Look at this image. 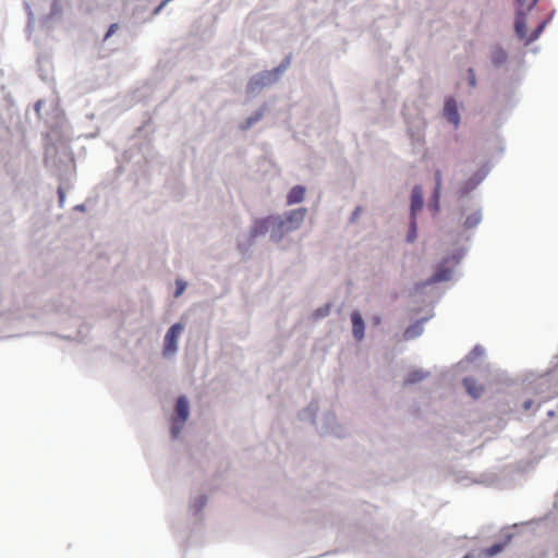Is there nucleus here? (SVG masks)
<instances>
[{
  "instance_id": "nucleus-32",
  "label": "nucleus",
  "mask_w": 558,
  "mask_h": 558,
  "mask_svg": "<svg viewBox=\"0 0 558 558\" xmlns=\"http://www.w3.org/2000/svg\"><path fill=\"white\" fill-rule=\"evenodd\" d=\"M477 350H478V348H477V347H476V348H474V352H475V354H481V351H477Z\"/></svg>"
},
{
  "instance_id": "nucleus-29",
  "label": "nucleus",
  "mask_w": 558,
  "mask_h": 558,
  "mask_svg": "<svg viewBox=\"0 0 558 558\" xmlns=\"http://www.w3.org/2000/svg\"><path fill=\"white\" fill-rule=\"evenodd\" d=\"M531 401H526L525 404H524V408L527 410L530 407H531Z\"/></svg>"
},
{
  "instance_id": "nucleus-15",
  "label": "nucleus",
  "mask_w": 558,
  "mask_h": 558,
  "mask_svg": "<svg viewBox=\"0 0 558 558\" xmlns=\"http://www.w3.org/2000/svg\"><path fill=\"white\" fill-rule=\"evenodd\" d=\"M440 187H441V172H440V170H437L435 172V191H434V201H435L434 208H435V210H438V201H439V196H440Z\"/></svg>"
},
{
  "instance_id": "nucleus-9",
  "label": "nucleus",
  "mask_w": 558,
  "mask_h": 558,
  "mask_svg": "<svg viewBox=\"0 0 558 558\" xmlns=\"http://www.w3.org/2000/svg\"><path fill=\"white\" fill-rule=\"evenodd\" d=\"M276 219L271 218V217H268V218H265V219H260V220H257L252 230H251V235L253 238L255 236H258V235H263V234H266L268 229H269V225L271 222H275Z\"/></svg>"
},
{
  "instance_id": "nucleus-1",
  "label": "nucleus",
  "mask_w": 558,
  "mask_h": 558,
  "mask_svg": "<svg viewBox=\"0 0 558 558\" xmlns=\"http://www.w3.org/2000/svg\"><path fill=\"white\" fill-rule=\"evenodd\" d=\"M306 215L305 208H298L287 214L284 220L279 221V228L291 231L300 227Z\"/></svg>"
},
{
  "instance_id": "nucleus-14",
  "label": "nucleus",
  "mask_w": 558,
  "mask_h": 558,
  "mask_svg": "<svg viewBox=\"0 0 558 558\" xmlns=\"http://www.w3.org/2000/svg\"><path fill=\"white\" fill-rule=\"evenodd\" d=\"M427 376V373L415 369L412 371L408 377L404 379V385H412L423 380Z\"/></svg>"
},
{
  "instance_id": "nucleus-30",
  "label": "nucleus",
  "mask_w": 558,
  "mask_h": 558,
  "mask_svg": "<svg viewBox=\"0 0 558 558\" xmlns=\"http://www.w3.org/2000/svg\"><path fill=\"white\" fill-rule=\"evenodd\" d=\"M477 350H478V348H477V347H476V348H474V352H475V354H481V351H477Z\"/></svg>"
},
{
  "instance_id": "nucleus-7",
  "label": "nucleus",
  "mask_w": 558,
  "mask_h": 558,
  "mask_svg": "<svg viewBox=\"0 0 558 558\" xmlns=\"http://www.w3.org/2000/svg\"><path fill=\"white\" fill-rule=\"evenodd\" d=\"M423 208L422 187L415 185L411 194V218H416V213Z\"/></svg>"
},
{
  "instance_id": "nucleus-10",
  "label": "nucleus",
  "mask_w": 558,
  "mask_h": 558,
  "mask_svg": "<svg viewBox=\"0 0 558 558\" xmlns=\"http://www.w3.org/2000/svg\"><path fill=\"white\" fill-rule=\"evenodd\" d=\"M305 196V187L302 185L293 186L287 196V204L293 205L303 202Z\"/></svg>"
},
{
  "instance_id": "nucleus-23",
  "label": "nucleus",
  "mask_w": 558,
  "mask_h": 558,
  "mask_svg": "<svg viewBox=\"0 0 558 558\" xmlns=\"http://www.w3.org/2000/svg\"><path fill=\"white\" fill-rule=\"evenodd\" d=\"M506 60V53L502 50H499L496 52V56L494 57L495 63H501Z\"/></svg>"
},
{
  "instance_id": "nucleus-8",
  "label": "nucleus",
  "mask_w": 558,
  "mask_h": 558,
  "mask_svg": "<svg viewBox=\"0 0 558 558\" xmlns=\"http://www.w3.org/2000/svg\"><path fill=\"white\" fill-rule=\"evenodd\" d=\"M451 276H452V270L449 269V268H445V267H439L434 274L433 276L424 283H422L421 286H426V284H433V283H438V282H442V281H448L451 279Z\"/></svg>"
},
{
  "instance_id": "nucleus-27",
  "label": "nucleus",
  "mask_w": 558,
  "mask_h": 558,
  "mask_svg": "<svg viewBox=\"0 0 558 558\" xmlns=\"http://www.w3.org/2000/svg\"><path fill=\"white\" fill-rule=\"evenodd\" d=\"M537 2L538 0H532V2L527 5V10H531L534 5H536Z\"/></svg>"
},
{
  "instance_id": "nucleus-28",
  "label": "nucleus",
  "mask_w": 558,
  "mask_h": 558,
  "mask_svg": "<svg viewBox=\"0 0 558 558\" xmlns=\"http://www.w3.org/2000/svg\"><path fill=\"white\" fill-rule=\"evenodd\" d=\"M374 323L375 325H379L380 324V318L379 317H374Z\"/></svg>"
},
{
  "instance_id": "nucleus-24",
  "label": "nucleus",
  "mask_w": 558,
  "mask_h": 558,
  "mask_svg": "<svg viewBox=\"0 0 558 558\" xmlns=\"http://www.w3.org/2000/svg\"><path fill=\"white\" fill-rule=\"evenodd\" d=\"M469 82L472 87L475 86V74L473 69H469Z\"/></svg>"
},
{
  "instance_id": "nucleus-26",
  "label": "nucleus",
  "mask_w": 558,
  "mask_h": 558,
  "mask_svg": "<svg viewBox=\"0 0 558 558\" xmlns=\"http://www.w3.org/2000/svg\"><path fill=\"white\" fill-rule=\"evenodd\" d=\"M179 433H180V427L173 426V427H172V435H173L174 437H177V436L179 435Z\"/></svg>"
},
{
  "instance_id": "nucleus-3",
  "label": "nucleus",
  "mask_w": 558,
  "mask_h": 558,
  "mask_svg": "<svg viewBox=\"0 0 558 558\" xmlns=\"http://www.w3.org/2000/svg\"><path fill=\"white\" fill-rule=\"evenodd\" d=\"M280 72V69H276L275 73L264 72L252 77L247 84V90L250 93H256L260 90L265 85L276 78V75Z\"/></svg>"
},
{
  "instance_id": "nucleus-12",
  "label": "nucleus",
  "mask_w": 558,
  "mask_h": 558,
  "mask_svg": "<svg viewBox=\"0 0 558 558\" xmlns=\"http://www.w3.org/2000/svg\"><path fill=\"white\" fill-rule=\"evenodd\" d=\"M175 411L180 422L183 424L189 417V402L185 397H179Z\"/></svg>"
},
{
  "instance_id": "nucleus-31",
  "label": "nucleus",
  "mask_w": 558,
  "mask_h": 558,
  "mask_svg": "<svg viewBox=\"0 0 558 558\" xmlns=\"http://www.w3.org/2000/svg\"><path fill=\"white\" fill-rule=\"evenodd\" d=\"M477 350H478V348H477V347H476V348H474V352H475V354H481V351H477Z\"/></svg>"
},
{
  "instance_id": "nucleus-17",
  "label": "nucleus",
  "mask_w": 558,
  "mask_h": 558,
  "mask_svg": "<svg viewBox=\"0 0 558 558\" xmlns=\"http://www.w3.org/2000/svg\"><path fill=\"white\" fill-rule=\"evenodd\" d=\"M480 221H481V215H480V213H474V214L470 215V216L466 218V220H465V222H464V226H465L466 228H473V227L477 226V225L480 223Z\"/></svg>"
},
{
  "instance_id": "nucleus-11",
  "label": "nucleus",
  "mask_w": 558,
  "mask_h": 558,
  "mask_svg": "<svg viewBox=\"0 0 558 558\" xmlns=\"http://www.w3.org/2000/svg\"><path fill=\"white\" fill-rule=\"evenodd\" d=\"M463 384L468 393L475 399L478 398L484 391L483 386L477 384L473 378H464Z\"/></svg>"
},
{
  "instance_id": "nucleus-25",
  "label": "nucleus",
  "mask_w": 558,
  "mask_h": 558,
  "mask_svg": "<svg viewBox=\"0 0 558 558\" xmlns=\"http://www.w3.org/2000/svg\"><path fill=\"white\" fill-rule=\"evenodd\" d=\"M117 28H118V25H117V24H111V25L109 26V29H108V32H107V34H106V36H105V38H108V37H110L112 34H114V32L117 31Z\"/></svg>"
},
{
  "instance_id": "nucleus-16",
  "label": "nucleus",
  "mask_w": 558,
  "mask_h": 558,
  "mask_svg": "<svg viewBox=\"0 0 558 558\" xmlns=\"http://www.w3.org/2000/svg\"><path fill=\"white\" fill-rule=\"evenodd\" d=\"M506 546V543H501V544H494L493 546L486 548L483 554L486 556V557H493L497 554H499Z\"/></svg>"
},
{
  "instance_id": "nucleus-21",
  "label": "nucleus",
  "mask_w": 558,
  "mask_h": 558,
  "mask_svg": "<svg viewBox=\"0 0 558 558\" xmlns=\"http://www.w3.org/2000/svg\"><path fill=\"white\" fill-rule=\"evenodd\" d=\"M545 27V23H542L533 33L532 35L530 36V38L527 39V43H532L534 41L538 36L539 34L542 33V31L544 29Z\"/></svg>"
},
{
  "instance_id": "nucleus-33",
  "label": "nucleus",
  "mask_w": 558,
  "mask_h": 558,
  "mask_svg": "<svg viewBox=\"0 0 558 558\" xmlns=\"http://www.w3.org/2000/svg\"><path fill=\"white\" fill-rule=\"evenodd\" d=\"M357 211H359V208L354 211V214H353L354 217L357 216Z\"/></svg>"
},
{
  "instance_id": "nucleus-22",
  "label": "nucleus",
  "mask_w": 558,
  "mask_h": 558,
  "mask_svg": "<svg viewBox=\"0 0 558 558\" xmlns=\"http://www.w3.org/2000/svg\"><path fill=\"white\" fill-rule=\"evenodd\" d=\"M175 284H177V289H175L174 295L178 298L184 292V290L186 288V283L184 281L177 280Z\"/></svg>"
},
{
  "instance_id": "nucleus-19",
  "label": "nucleus",
  "mask_w": 558,
  "mask_h": 558,
  "mask_svg": "<svg viewBox=\"0 0 558 558\" xmlns=\"http://www.w3.org/2000/svg\"><path fill=\"white\" fill-rule=\"evenodd\" d=\"M416 238V218H411L410 232L408 234V241L413 242Z\"/></svg>"
},
{
  "instance_id": "nucleus-34",
  "label": "nucleus",
  "mask_w": 558,
  "mask_h": 558,
  "mask_svg": "<svg viewBox=\"0 0 558 558\" xmlns=\"http://www.w3.org/2000/svg\"><path fill=\"white\" fill-rule=\"evenodd\" d=\"M463 558H474V557H472V556H470V555H466V556H464Z\"/></svg>"
},
{
  "instance_id": "nucleus-20",
  "label": "nucleus",
  "mask_w": 558,
  "mask_h": 558,
  "mask_svg": "<svg viewBox=\"0 0 558 558\" xmlns=\"http://www.w3.org/2000/svg\"><path fill=\"white\" fill-rule=\"evenodd\" d=\"M329 312H330V306L326 305L325 307L316 310L314 313V316L316 318L325 317L329 314Z\"/></svg>"
},
{
  "instance_id": "nucleus-4",
  "label": "nucleus",
  "mask_w": 558,
  "mask_h": 558,
  "mask_svg": "<svg viewBox=\"0 0 558 558\" xmlns=\"http://www.w3.org/2000/svg\"><path fill=\"white\" fill-rule=\"evenodd\" d=\"M445 118L452 123L456 128L460 123V114L458 112V106L453 98H448L444 106Z\"/></svg>"
},
{
  "instance_id": "nucleus-6",
  "label": "nucleus",
  "mask_w": 558,
  "mask_h": 558,
  "mask_svg": "<svg viewBox=\"0 0 558 558\" xmlns=\"http://www.w3.org/2000/svg\"><path fill=\"white\" fill-rule=\"evenodd\" d=\"M351 322L353 337L355 340L361 341L364 338L365 326L362 315L359 311L352 312Z\"/></svg>"
},
{
  "instance_id": "nucleus-2",
  "label": "nucleus",
  "mask_w": 558,
  "mask_h": 558,
  "mask_svg": "<svg viewBox=\"0 0 558 558\" xmlns=\"http://www.w3.org/2000/svg\"><path fill=\"white\" fill-rule=\"evenodd\" d=\"M183 331V325L177 323L172 325L165 336L163 354L171 355L177 351V341L181 332Z\"/></svg>"
},
{
  "instance_id": "nucleus-13",
  "label": "nucleus",
  "mask_w": 558,
  "mask_h": 558,
  "mask_svg": "<svg viewBox=\"0 0 558 558\" xmlns=\"http://www.w3.org/2000/svg\"><path fill=\"white\" fill-rule=\"evenodd\" d=\"M423 331V327H422V324L421 323H415L411 326H409L404 332H403V338L404 340H411L417 336H420Z\"/></svg>"
},
{
  "instance_id": "nucleus-5",
  "label": "nucleus",
  "mask_w": 558,
  "mask_h": 558,
  "mask_svg": "<svg viewBox=\"0 0 558 558\" xmlns=\"http://www.w3.org/2000/svg\"><path fill=\"white\" fill-rule=\"evenodd\" d=\"M517 2L519 4V7H520V10L517 13L514 28H515L517 35L521 39H523V38L526 37V33H527L526 23H525V15L521 11L524 8V5H525V0H517Z\"/></svg>"
},
{
  "instance_id": "nucleus-18",
  "label": "nucleus",
  "mask_w": 558,
  "mask_h": 558,
  "mask_svg": "<svg viewBox=\"0 0 558 558\" xmlns=\"http://www.w3.org/2000/svg\"><path fill=\"white\" fill-rule=\"evenodd\" d=\"M263 116L262 111L256 112L254 116L246 119L245 123L242 125L243 130L251 128L255 122H257Z\"/></svg>"
}]
</instances>
